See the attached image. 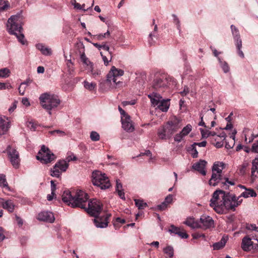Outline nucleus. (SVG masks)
I'll list each match as a JSON object with an SVG mask.
<instances>
[{
	"label": "nucleus",
	"mask_w": 258,
	"mask_h": 258,
	"mask_svg": "<svg viewBox=\"0 0 258 258\" xmlns=\"http://www.w3.org/2000/svg\"><path fill=\"white\" fill-rule=\"evenodd\" d=\"M258 137V127L253 129L251 137L248 138V143L252 142L254 138Z\"/></svg>",
	"instance_id": "obj_39"
},
{
	"label": "nucleus",
	"mask_w": 258,
	"mask_h": 258,
	"mask_svg": "<svg viewBox=\"0 0 258 258\" xmlns=\"http://www.w3.org/2000/svg\"><path fill=\"white\" fill-rule=\"evenodd\" d=\"M180 128L179 120L176 117H174L167 122L163 131L164 133L171 135Z\"/></svg>",
	"instance_id": "obj_9"
},
{
	"label": "nucleus",
	"mask_w": 258,
	"mask_h": 258,
	"mask_svg": "<svg viewBox=\"0 0 258 258\" xmlns=\"http://www.w3.org/2000/svg\"><path fill=\"white\" fill-rule=\"evenodd\" d=\"M173 200V197L171 195H169L167 196L163 202H162V210H165L168 207L169 204H171Z\"/></svg>",
	"instance_id": "obj_31"
},
{
	"label": "nucleus",
	"mask_w": 258,
	"mask_h": 258,
	"mask_svg": "<svg viewBox=\"0 0 258 258\" xmlns=\"http://www.w3.org/2000/svg\"><path fill=\"white\" fill-rule=\"evenodd\" d=\"M189 93V89L187 87L185 86L182 91L180 92L182 96H186Z\"/></svg>",
	"instance_id": "obj_60"
},
{
	"label": "nucleus",
	"mask_w": 258,
	"mask_h": 258,
	"mask_svg": "<svg viewBox=\"0 0 258 258\" xmlns=\"http://www.w3.org/2000/svg\"><path fill=\"white\" fill-rule=\"evenodd\" d=\"M160 98H161V97H160V95L158 94V97H155L154 98H151V103L152 105L155 107L157 106V108H156V110H161V101L160 100Z\"/></svg>",
	"instance_id": "obj_25"
},
{
	"label": "nucleus",
	"mask_w": 258,
	"mask_h": 258,
	"mask_svg": "<svg viewBox=\"0 0 258 258\" xmlns=\"http://www.w3.org/2000/svg\"><path fill=\"white\" fill-rule=\"evenodd\" d=\"M36 159L43 164H47L54 160L56 156L48 148L42 145L36 156Z\"/></svg>",
	"instance_id": "obj_7"
},
{
	"label": "nucleus",
	"mask_w": 258,
	"mask_h": 258,
	"mask_svg": "<svg viewBox=\"0 0 258 258\" xmlns=\"http://www.w3.org/2000/svg\"><path fill=\"white\" fill-rule=\"evenodd\" d=\"M164 80V81H166V83H162V87L163 86H170L171 85L173 84V79L168 76L167 74H163L162 73V80ZM163 82V80H162V83Z\"/></svg>",
	"instance_id": "obj_29"
},
{
	"label": "nucleus",
	"mask_w": 258,
	"mask_h": 258,
	"mask_svg": "<svg viewBox=\"0 0 258 258\" xmlns=\"http://www.w3.org/2000/svg\"><path fill=\"white\" fill-rule=\"evenodd\" d=\"M69 167L67 161L60 160L57 161L53 168L50 169V175L52 176L59 177L61 172H65Z\"/></svg>",
	"instance_id": "obj_8"
},
{
	"label": "nucleus",
	"mask_w": 258,
	"mask_h": 258,
	"mask_svg": "<svg viewBox=\"0 0 258 258\" xmlns=\"http://www.w3.org/2000/svg\"><path fill=\"white\" fill-rule=\"evenodd\" d=\"M194 145H195L196 146H198L199 147H204L206 146L207 145V142L206 141H203V142H201L200 143H195L194 144H193Z\"/></svg>",
	"instance_id": "obj_63"
},
{
	"label": "nucleus",
	"mask_w": 258,
	"mask_h": 258,
	"mask_svg": "<svg viewBox=\"0 0 258 258\" xmlns=\"http://www.w3.org/2000/svg\"><path fill=\"white\" fill-rule=\"evenodd\" d=\"M7 28L8 32L15 35L21 44H25L24 35L22 33V16L21 14L12 16L8 19Z\"/></svg>",
	"instance_id": "obj_3"
},
{
	"label": "nucleus",
	"mask_w": 258,
	"mask_h": 258,
	"mask_svg": "<svg viewBox=\"0 0 258 258\" xmlns=\"http://www.w3.org/2000/svg\"><path fill=\"white\" fill-rule=\"evenodd\" d=\"M192 126L190 124H187L179 133L176 134L174 137V140L177 143L181 142L185 137L191 131Z\"/></svg>",
	"instance_id": "obj_13"
},
{
	"label": "nucleus",
	"mask_w": 258,
	"mask_h": 258,
	"mask_svg": "<svg viewBox=\"0 0 258 258\" xmlns=\"http://www.w3.org/2000/svg\"><path fill=\"white\" fill-rule=\"evenodd\" d=\"M190 227L192 228H201L200 221H197L194 220V221L193 222Z\"/></svg>",
	"instance_id": "obj_55"
},
{
	"label": "nucleus",
	"mask_w": 258,
	"mask_h": 258,
	"mask_svg": "<svg viewBox=\"0 0 258 258\" xmlns=\"http://www.w3.org/2000/svg\"><path fill=\"white\" fill-rule=\"evenodd\" d=\"M39 100L42 107L47 110L50 115H51V110L57 107L60 103L57 95L48 93L42 94L39 97Z\"/></svg>",
	"instance_id": "obj_4"
},
{
	"label": "nucleus",
	"mask_w": 258,
	"mask_h": 258,
	"mask_svg": "<svg viewBox=\"0 0 258 258\" xmlns=\"http://www.w3.org/2000/svg\"><path fill=\"white\" fill-rule=\"evenodd\" d=\"M230 27L235 43H238L239 41H242L238 29L233 25H231Z\"/></svg>",
	"instance_id": "obj_23"
},
{
	"label": "nucleus",
	"mask_w": 258,
	"mask_h": 258,
	"mask_svg": "<svg viewBox=\"0 0 258 258\" xmlns=\"http://www.w3.org/2000/svg\"><path fill=\"white\" fill-rule=\"evenodd\" d=\"M258 174V166L252 164L251 179L253 182L257 177Z\"/></svg>",
	"instance_id": "obj_32"
},
{
	"label": "nucleus",
	"mask_w": 258,
	"mask_h": 258,
	"mask_svg": "<svg viewBox=\"0 0 258 258\" xmlns=\"http://www.w3.org/2000/svg\"><path fill=\"white\" fill-rule=\"evenodd\" d=\"M124 74V71L121 69H117L115 67H112L111 70L107 75L106 81L110 82L111 81L117 85L120 83V81H117V78L121 77Z\"/></svg>",
	"instance_id": "obj_10"
},
{
	"label": "nucleus",
	"mask_w": 258,
	"mask_h": 258,
	"mask_svg": "<svg viewBox=\"0 0 258 258\" xmlns=\"http://www.w3.org/2000/svg\"><path fill=\"white\" fill-rule=\"evenodd\" d=\"M223 180H224V178L221 174L212 172V176L209 181V183L211 186H215L218 185L220 182L223 181Z\"/></svg>",
	"instance_id": "obj_19"
},
{
	"label": "nucleus",
	"mask_w": 258,
	"mask_h": 258,
	"mask_svg": "<svg viewBox=\"0 0 258 258\" xmlns=\"http://www.w3.org/2000/svg\"><path fill=\"white\" fill-rule=\"evenodd\" d=\"M200 223L201 228L206 229L213 226L214 220L209 216L202 215L200 219Z\"/></svg>",
	"instance_id": "obj_14"
},
{
	"label": "nucleus",
	"mask_w": 258,
	"mask_h": 258,
	"mask_svg": "<svg viewBox=\"0 0 258 258\" xmlns=\"http://www.w3.org/2000/svg\"><path fill=\"white\" fill-rule=\"evenodd\" d=\"M68 162H70L71 161H76L77 160V158L74 155H72L69 156L67 158Z\"/></svg>",
	"instance_id": "obj_64"
},
{
	"label": "nucleus",
	"mask_w": 258,
	"mask_h": 258,
	"mask_svg": "<svg viewBox=\"0 0 258 258\" xmlns=\"http://www.w3.org/2000/svg\"><path fill=\"white\" fill-rule=\"evenodd\" d=\"M191 151L192 152L191 155L193 158H197L198 156V152L197 150L196 146L192 144L191 147Z\"/></svg>",
	"instance_id": "obj_47"
},
{
	"label": "nucleus",
	"mask_w": 258,
	"mask_h": 258,
	"mask_svg": "<svg viewBox=\"0 0 258 258\" xmlns=\"http://www.w3.org/2000/svg\"><path fill=\"white\" fill-rule=\"evenodd\" d=\"M118 110H119L121 115H122L121 117H126V115H129L119 106H118Z\"/></svg>",
	"instance_id": "obj_61"
},
{
	"label": "nucleus",
	"mask_w": 258,
	"mask_h": 258,
	"mask_svg": "<svg viewBox=\"0 0 258 258\" xmlns=\"http://www.w3.org/2000/svg\"><path fill=\"white\" fill-rule=\"evenodd\" d=\"M74 195L69 190H65L62 195V201L71 207V203L74 200Z\"/></svg>",
	"instance_id": "obj_20"
},
{
	"label": "nucleus",
	"mask_w": 258,
	"mask_h": 258,
	"mask_svg": "<svg viewBox=\"0 0 258 258\" xmlns=\"http://www.w3.org/2000/svg\"><path fill=\"white\" fill-rule=\"evenodd\" d=\"M246 169V165L245 164H242L239 167V173L241 174H244L245 173Z\"/></svg>",
	"instance_id": "obj_62"
},
{
	"label": "nucleus",
	"mask_w": 258,
	"mask_h": 258,
	"mask_svg": "<svg viewBox=\"0 0 258 258\" xmlns=\"http://www.w3.org/2000/svg\"><path fill=\"white\" fill-rule=\"evenodd\" d=\"M16 220L17 222V224L19 225V227H21L23 224V220L18 216L16 215Z\"/></svg>",
	"instance_id": "obj_57"
},
{
	"label": "nucleus",
	"mask_w": 258,
	"mask_h": 258,
	"mask_svg": "<svg viewBox=\"0 0 258 258\" xmlns=\"http://www.w3.org/2000/svg\"><path fill=\"white\" fill-rule=\"evenodd\" d=\"M222 140H221L219 138H215L214 142L213 141V144L217 147V148H221L223 146V142Z\"/></svg>",
	"instance_id": "obj_41"
},
{
	"label": "nucleus",
	"mask_w": 258,
	"mask_h": 258,
	"mask_svg": "<svg viewBox=\"0 0 258 258\" xmlns=\"http://www.w3.org/2000/svg\"><path fill=\"white\" fill-rule=\"evenodd\" d=\"M2 207L9 212L12 213L14 210L15 205L11 200H7L3 204Z\"/></svg>",
	"instance_id": "obj_28"
},
{
	"label": "nucleus",
	"mask_w": 258,
	"mask_h": 258,
	"mask_svg": "<svg viewBox=\"0 0 258 258\" xmlns=\"http://www.w3.org/2000/svg\"><path fill=\"white\" fill-rule=\"evenodd\" d=\"M92 181L93 185L99 187L101 189H105L111 186L108 178L105 173L99 170H95L92 172Z\"/></svg>",
	"instance_id": "obj_5"
},
{
	"label": "nucleus",
	"mask_w": 258,
	"mask_h": 258,
	"mask_svg": "<svg viewBox=\"0 0 258 258\" xmlns=\"http://www.w3.org/2000/svg\"><path fill=\"white\" fill-rule=\"evenodd\" d=\"M72 4L74 5V8L76 9L82 10L84 11H86L87 10L85 9V4H83L81 6L79 3H76V0H74V2H72Z\"/></svg>",
	"instance_id": "obj_43"
},
{
	"label": "nucleus",
	"mask_w": 258,
	"mask_h": 258,
	"mask_svg": "<svg viewBox=\"0 0 258 258\" xmlns=\"http://www.w3.org/2000/svg\"><path fill=\"white\" fill-rule=\"evenodd\" d=\"M36 47L39 49L42 53L45 55H50L51 54V49L46 47L42 44H38L36 45Z\"/></svg>",
	"instance_id": "obj_26"
},
{
	"label": "nucleus",
	"mask_w": 258,
	"mask_h": 258,
	"mask_svg": "<svg viewBox=\"0 0 258 258\" xmlns=\"http://www.w3.org/2000/svg\"><path fill=\"white\" fill-rule=\"evenodd\" d=\"M135 204L139 209H143L147 207V204L143 201L140 200H135Z\"/></svg>",
	"instance_id": "obj_38"
},
{
	"label": "nucleus",
	"mask_w": 258,
	"mask_h": 258,
	"mask_svg": "<svg viewBox=\"0 0 258 258\" xmlns=\"http://www.w3.org/2000/svg\"><path fill=\"white\" fill-rule=\"evenodd\" d=\"M235 145V141L228 139L226 141L225 148L227 149H232Z\"/></svg>",
	"instance_id": "obj_44"
},
{
	"label": "nucleus",
	"mask_w": 258,
	"mask_h": 258,
	"mask_svg": "<svg viewBox=\"0 0 258 258\" xmlns=\"http://www.w3.org/2000/svg\"><path fill=\"white\" fill-rule=\"evenodd\" d=\"M207 162L205 160H200L199 162L195 163L192 165V168L201 173L203 175L206 174L205 167Z\"/></svg>",
	"instance_id": "obj_17"
},
{
	"label": "nucleus",
	"mask_w": 258,
	"mask_h": 258,
	"mask_svg": "<svg viewBox=\"0 0 258 258\" xmlns=\"http://www.w3.org/2000/svg\"><path fill=\"white\" fill-rule=\"evenodd\" d=\"M226 242V240L224 238H222L220 241L213 244V247L214 249L218 250L221 249L225 245Z\"/></svg>",
	"instance_id": "obj_30"
},
{
	"label": "nucleus",
	"mask_w": 258,
	"mask_h": 258,
	"mask_svg": "<svg viewBox=\"0 0 258 258\" xmlns=\"http://www.w3.org/2000/svg\"><path fill=\"white\" fill-rule=\"evenodd\" d=\"M8 122L0 117V136L5 134L8 128Z\"/></svg>",
	"instance_id": "obj_24"
},
{
	"label": "nucleus",
	"mask_w": 258,
	"mask_h": 258,
	"mask_svg": "<svg viewBox=\"0 0 258 258\" xmlns=\"http://www.w3.org/2000/svg\"><path fill=\"white\" fill-rule=\"evenodd\" d=\"M0 186L9 188L6 180V175L4 174H0Z\"/></svg>",
	"instance_id": "obj_34"
},
{
	"label": "nucleus",
	"mask_w": 258,
	"mask_h": 258,
	"mask_svg": "<svg viewBox=\"0 0 258 258\" xmlns=\"http://www.w3.org/2000/svg\"><path fill=\"white\" fill-rule=\"evenodd\" d=\"M256 243H254L251 239L244 237L242 240L241 247L244 251H248L251 250L258 249V239H255Z\"/></svg>",
	"instance_id": "obj_12"
},
{
	"label": "nucleus",
	"mask_w": 258,
	"mask_h": 258,
	"mask_svg": "<svg viewBox=\"0 0 258 258\" xmlns=\"http://www.w3.org/2000/svg\"><path fill=\"white\" fill-rule=\"evenodd\" d=\"M101 49H103V50L107 51L108 52V53L110 55V59H111L112 56H111V52L109 51V47L108 45H106V44H104L101 45ZM110 60L109 61H110Z\"/></svg>",
	"instance_id": "obj_53"
},
{
	"label": "nucleus",
	"mask_w": 258,
	"mask_h": 258,
	"mask_svg": "<svg viewBox=\"0 0 258 258\" xmlns=\"http://www.w3.org/2000/svg\"><path fill=\"white\" fill-rule=\"evenodd\" d=\"M236 130L235 129L232 130L231 133L229 135V139L235 141V135L236 134Z\"/></svg>",
	"instance_id": "obj_56"
},
{
	"label": "nucleus",
	"mask_w": 258,
	"mask_h": 258,
	"mask_svg": "<svg viewBox=\"0 0 258 258\" xmlns=\"http://www.w3.org/2000/svg\"><path fill=\"white\" fill-rule=\"evenodd\" d=\"M90 138L93 141H98L100 139V136L96 132L92 131L90 134Z\"/></svg>",
	"instance_id": "obj_42"
},
{
	"label": "nucleus",
	"mask_w": 258,
	"mask_h": 258,
	"mask_svg": "<svg viewBox=\"0 0 258 258\" xmlns=\"http://www.w3.org/2000/svg\"><path fill=\"white\" fill-rule=\"evenodd\" d=\"M121 123L122 128L126 132L131 133L134 131L135 128L130 115L121 117Z\"/></svg>",
	"instance_id": "obj_16"
},
{
	"label": "nucleus",
	"mask_w": 258,
	"mask_h": 258,
	"mask_svg": "<svg viewBox=\"0 0 258 258\" xmlns=\"http://www.w3.org/2000/svg\"><path fill=\"white\" fill-rule=\"evenodd\" d=\"M84 87L90 91L93 90L96 87V84L95 83H89L87 81L84 82Z\"/></svg>",
	"instance_id": "obj_35"
},
{
	"label": "nucleus",
	"mask_w": 258,
	"mask_h": 258,
	"mask_svg": "<svg viewBox=\"0 0 258 258\" xmlns=\"http://www.w3.org/2000/svg\"><path fill=\"white\" fill-rule=\"evenodd\" d=\"M89 197L87 194L82 190H78L75 192L74 200L72 203L71 207L80 208L85 209L88 202Z\"/></svg>",
	"instance_id": "obj_6"
},
{
	"label": "nucleus",
	"mask_w": 258,
	"mask_h": 258,
	"mask_svg": "<svg viewBox=\"0 0 258 258\" xmlns=\"http://www.w3.org/2000/svg\"><path fill=\"white\" fill-rule=\"evenodd\" d=\"M200 131L203 138H208L210 136L211 131L209 130H204L200 128Z\"/></svg>",
	"instance_id": "obj_46"
},
{
	"label": "nucleus",
	"mask_w": 258,
	"mask_h": 258,
	"mask_svg": "<svg viewBox=\"0 0 258 258\" xmlns=\"http://www.w3.org/2000/svg\"><path fill=\"white\" fill-rule=\"evenodd\" d=\"M27 126L31 130L35 131L36 129V124L32 121H28L26 123Z\"/></svg>",
	"instance_id": "obj_50"
},
{
	"label": "nucleus",
	"mask_w": 258,
	"mask_h": 258,
	"mask_svg": "<svg viewBox=\"0 0 258 258\" xmlns=\"http://www.w3.org/2000/svg\"><path fill=\"white\" fill-rule=\"evenodd\" d=\"M10 71L8 68H4L0 70V77L6 78L10 76Z\"/></svg>",
	"instance_id": "obj_37"
},
{
	"label": "nucleus",
	"mask_w": 258,
	"mask_h": 258,
	"mask_svg": "<svg viewBox=\"0 0 258 258\" xmlns=\"http://www.w3.org/2000/svg\"><path fill=\"white\" fill-rule=\"evenodd\" d=\"M81 59L82 61L83 62V63H84L85 64L88 65V62L89 63H91V62L88 60V58L86 56L84 53L81 54Z\"/></svg>",
	"instance_id": "obj_52"
},
{
	"label": "nucleus",
	"mask_w": 258,
	"mask_h": 258,
	"mask_svg": "<svg viewBox=\"0 0 258 258\" xmlns=\"http://www.w3.org/2000/svg\"><path fill=\"white\" fill-rule=\"evenodd\" d=\"M218 60L220 63V66L222 68L223 72L227 73L229 71V67L228 63L225 61H222L220 58L218 57Z\"/></svg>",
	"instance_id": "obj_36"
},
{
	"label": "nucleus",
	"mask_w": 258,
	"mask_h": 258,
	"mask_svg": "<svg viewBox=\"0 0 258 258\" xmlns=\"http://www.w3.org/2000/svg\"><path fill=\"white\" fill-rule=\"evenodd\" d=\"M85 210L90 215L94 217V222L96 227L105 228L108 226V219L111 217V214H106L105 216L99 217L102 209V205L96 199L88 201Z\"/></svg>",
	"instance_id": "obj_2"
},
{
	"label": "nucleus",
	"mask_w": 258,
	"mask_h": 258,
	"mask_svg": "<svg viewBox=\"0 0 258 258\" xmlns=\"http://www.w3.org/2000/svg\"><path fill=\"white\" fill-rule=\"evenodd\" d=\"M166 258H172L174 255V249L171 246H167L163 249Z\"/></svg>",
	"instance_id": "obj_27"
},
{
	"label": "nucleus",
	"mask_w": 258,
	"mask_h": 258,
	"mask_svg": "<svg viewBox=\"0 0 258 258\" xmlns=\"http://www.w3.org/2000/svg\"><path fill=\"white\" fill-rule=\"evenodd\" d=\"M203 111H202V112L200 113L201 121L199 122V125L206 127L205 123L203 121L204 115H203Z\"/></svg>",
	"instance_id": "obj_59"
},
{
	"label": "nucleus",
	"mask_w": 258,
	"mask_h": 258,
	"mask_svg": "<svg viewBox=\"0 0 258 258\" xmlns=\"http://www.w3.org/2000/svg\"><path fill=\"white\" fill-rule=\"evenodd\" d=\"M256 196V194L253 189L251 188H245V191L242 192L237 198H239V200H242L241 199L242 197L248 198L249 197H255Z\"/></svg>",
	"instance_id": "obj_21"
},
{
	"label": "nucleus",
	"mask_w": 258,
	"mask_h": 258,
	"mask_svg": "<svg viewBox=\"0 0 258 258\" xmlns=\"http://www.w3.org/2000/svg\"><path fill=\"white\" fill-rule=\"evenodd\" d=\"M7 151L12 164L15 168H18L20 162L18 152L15 149L13 148L10 145L7 147Z\"/></svg>",
	"instance_id": "obj_11"
},
{
	"label": "nucleus",
	"mask_w": 258,
	"mask_h": 258,
	"mask_svg": "<svg viewBox=\"0 0 258 258\" xmlns=\"http://www.w3.org/2000/svg\"><path fill=\"white\" fill-rule=\"evenodd\" d=\"M170 99H162V112H167L170 106Z\"/></svg>",
	"instance_id": "obj_33"
},
{
	"label": "nucleus",
	"mask_w": 258,
	"mask_h": 258,
	"mask_svg": "<svg viewBox=\"0 0 258 258\" xmlns=\"http://www.w3.org/2000/svg\"><path fill=\"white\" fill-rule=\"evenodd\" d=\"M49 134L52 135H55V134H57L59 136H64L66 135L65 133L63 131L56 130L52 131H49Z\"/></svg>",
	"instance_id": "obj_45"
},
{
	"label": "nucleus",
	"mask_w": 258,
	"mask_h": 258,
	"mask_svg": "<svg viewBox=\"0 0 258 258\" xmlns=\"http://www.w3.org/2000/svg\"><path fill=\"white\" fill-rule=\"evenodd\" d=\"M51 183V190L52 191V195H54L55 194V191L56 190V185L54 183V181L51 180L50 181Z\"/></svg>",
	"instance_id": "obj_58"
},
{
	"label": "nucleus",
	"mask_w": 258,
	"mask_h": 258,
	"mask_svg": "<svg viewBox=\"0 0 258 258\" xmlns=\"http://www.w3.org/2000/svg\"><path fill=\"white\" fill-rule=\"evenodd\" d=\"M168 231L171 233H173L178 235L179 237L182 238H187L188 235L185 232L183 229H181L178 227H175L173 225H171Z\"/></svg>",
	"instance_id": "obj_18"
},
{
	"label": "nucleus",
	"mask_w": 258,
	"mask_h": 258,
	"mask_svg": "<svg viewBox=\"0 0 258 258\" xmlns=\"http://www.w3.org/2000/svg\"><path fill=\"white\" fill-rule=\"evenodd\" d=\"M37 219L39 221L53 223L55 220L53 214L48 211H42L38 214Z\"/></svg>",
	"instance_id": "obj_15"
},
{
	"label": "nucleus",
	"mask_w": 258,
	"mask_h": 258,
	"mask_svg": "<svg viewBox=\"0 0 258 258\" xmlns=\"http://www.w3.org/2000/svg\"><path fill=\"white\" fill-rule=\"evenodd\" d=\"M242 202V200H239L235 195L218 189L213 194L210 206L216 213L222 214L229 210L234 211Z\"/></svg>",
	"instance_id": "obj_1"
},
{
	"label": "nucleus",
	"mask_w": 258,
	"mask_h": 258,
	"mask_svg": "<svg viewBox=\"0 0 258 258\" xmlns=\"http://www.w3.org/2000/svg\"><path fill=\"white\" fill-rule=\"evenodd\" d=\"M25 85V83H22L20 86V87L18 88L19 92L20 95H23L25 93V87H24V86Z\"/></svg>",
	"instance_id": "obj_49"
},
{
	"label": "nucleus",
	"mask_w": 258,
	"mask_h": 258,
	"mask_svg": "<svg viewBox=\"0 0 258 258\" xmlns=\"http://www.w3.org/2000/svg\"><path fill=\"white\" fill-rule=\"evenodd\" d=\"M195 219L192 218H187L186 221L184 222L185 224L190 227L194 221Z\"/></svg>",
	"instance_id": "obj_54"
},
{
	"label": "nucleus",
	"mask_w": 258,
	"mask_h": 258,
	"mask_svg": "<svg viewBox=\"0 0 258 258\" xmlns=\"http://www.w3.org/2000/svg\"><path fill=\"white\" fill-rule=\"evenodd\" d=\"M251 151L253 152L258 153V140L252 144Z\"/></svg>",
	"instance_id": "obj_51"
},
{
	"label": "nucleus",
	"mask_w": 258,
	"mask_h": 258,
	"mask_svg": "<svg viewBox=\"0 0 258 258\" xmlns=\"http://www.w3.org/2000/svg\"><path fill=\"white\" fill-rule=\"evenodd\" d=\"M224 181H222V184H223V186H227V184L233 185L235 184V182L233 181H229L228 178L226 177L224 178Z\"/></svg>",
	"instance_id": "obj_48"
},
{
	"label": "nucleus",
	"mask_w": 258,
	"mask_h": 258,
	"mask_svg": "<svg viewBox=\"0 0 258 258\" xmlns=\"http://www.w3.org/2000/svg\"><path fill=\"white\" fill-rule=\"evenodd\" d=\"M236 47L237 49L238 55L242 58H244V55L242 51L241 50L242 47V41H239L238 43H236Z\"/></svg>",
	"instance_id": "obj_40"
},
{
	"label": "nucleus",
	"mask_w": 258,
	"mask_h": 258,
	"mask_svg": "<svg viewBox=\"0 0 258 258\" xmlns=\"http://www.w3.org/2000/svg\"><path fill=\"white\" fill-rule=\"evenodd\" d=\"M225 164L222 162H215L212 167V172L221 174L223 169L224 168Z\"/></svg>",
	"instance_id": "obj_22"
}]
</instances>
